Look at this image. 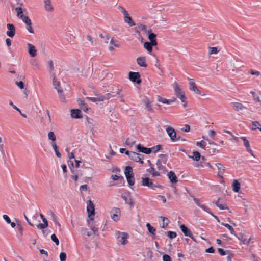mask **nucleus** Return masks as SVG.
<instances>
[{
    "label": "nucleus",
    "mask_w": 261,
    "mask_h": 261,
    "mask_svg": "<svg viewBox=\"0 0 261 261\" xmlns=\"http://www.w3.org/2000/svg\"><path fill=\"white\" fill-rule=\"evenodd\" d=\"M15 84L17 85V86L20 89H24V83L22 81H16L15 82Z\"/></svg>",
    "instance_id": "obj_60"
},
{
    "label": "nucleus",
    "mask_w": 261,
    "mask_h": 261,
    "mask_svg": "<svg viewBox=\"0 0 261 261\" xmlns=\"http://www.w3.org/2000/svg\"><path fill=\"white\" fill-rule=\"evenodd\" d=\"M111 178L114 180H117L118 181V184L119 186H124L125 184V180L122 176H119L117 175H112L111 176Z\"/></svg>",
    "instance_id": "obj_15"
},
{
    "label": "nucleus",
    "mask_w": 261,
    "mask_h": 261,
    "mask_svg": "<svg viewBox=\"0 0 261 261\" xmlns=\"http://www.w3.org/2000/svg\"><path fill=\"white\" fill-rule=\"evenodd\" d=\"M207 150L208 151L209 153H216V152H219V151L216 148H211L210 147L207 146L206 147Z\"/></svg>",
    "instance_id": "obj_63"
},
{
    "label": "nucleus",
    "mask_w": 261,
    "mask_h": 261,
    "mask_svg": "<svg viewBox=\"0 0 261 261\" xmlns=\"http://www.w3.org/2000/svg\"><path fill=\"white\" fill-rule=\"evenodd\" d=\"M145 106L147 109V111L150 112H153V109L151 107V104L149 99L147 98L145 101Z\"/></svg>",
    "instance_id": "obj_44"
},
{
    "label": "nucleus",
    "mask_w": 261,
    "mask_h": 261,
    "mask_svg": "<svg viewBox=\"0 0 261 261\" xmlns=\"http://www.w3.org/2000/svg\"><path fill=\"white\" fill-rule=\"evenodd\" d=\"M48 226V224L46 223H39L37 225V227L39 229H44L47 227Z\"/></svg>",
    "instance_id": "obj_56"
},
{
    "label": "nucleus",
    "mask_w": 261,
    "mask_h": 261,
    "mask_svg": "<svg viewBox=\"0 0 261 261\" xmlns=\"http://www.w3.org/2000/svg\"><path fill=\"white\" fill-rule=\"evenodd\" d=\"M160 218L162 219V220L163 222L162 225L161 226V227L162 228H164L169 224V220H168V219L167 218L165 217L161 216Z\"/></svg>",
    "instance_id": "obj_39"
},
{
    "label": "nucleus",
    "mask_w": 261,
    "mask_h": 261,
    "mask_svg": "<svg viewBox=\"0 0 261 261\" xmlns=\"http://www.w3.org/2000/svg\"><path fill=\"white\" fill-rule=\"evenodd\" d=\"M8 31L6 34L9 37H13L15 35L16 29L14 25L12 23H8L7 24Z\"/></svg>",
    "instance_id": "obj_10"
},
{
    "label": "nucleus",
    "mask_w": 261,
    "mask_h": 261,
    "mask_svg": "<svg viewBox=\"0 0 261 261\" xmlns=\"http://www.w3.org/2000/svg\"><path fill=\"white\" fill-rule=\"evenodd\" d=\"M151 149H152V152L154 153H156L158 151L163 149V146L162 145L159 144L155 146L151 147Z\"/></svg>",
    "instance_id": "obj_46"
},
{
    "label": "nucleus",
    "mask_w": 261,
    "mask_h": 261,
    "mask_svg": "<svg viewBox=\"0 0 261 261\" xmlns=\"http://www.w3.org/2000/svg\"><path fill=\"white\" fill-rule=\"evenodd\" d=\"M51 239L53 242H55L56 245H59V241L55 234H51Z\"/></svg>",
    "instance_id": "obj_55"
},
{
    "label": "nucleus",
    "mask_w": 261,
    "mask_h": 261,
    "mask_svg": "<svg viewBox=\"0 0 261 261\" xmlns=\"http://www.w3.org/2000/svg\"><path fill=\"white\" fill-rule=\"evenodd\" d=\"M53 85L56 89H58L59 88H61L60 87V83L59 81H58L56 79V77L55 76L53 77Z\"/></svg>",
    "instance_id": "obj_50"
},
{
    "label": "nucleus",
    "mask_w": 261,
    "mask_h": 261,
    "mask_svg": "<svg viewBox=\"0 0 261 261\" xmlns=\"http://www.w3.org/2000/svg\"><path fill=\"white\" fill-rule=\"evenodd\" d=\"M144 47L149 53L152 51V44L149 42H145L144 43Z\"/></svg>",
    "instance_id": "obj_41"
},
{
    "label": "nucleus",
    "mask_w": 261,
    "mask_h": 261,
    "mask_svg": "<svg viewBox=\"0 0 261 261\" xmlns=\"http://www.w3.org/2000/svg\"><path fill=\"white\" fill-rule=\"evenodd\" d=\"M115 236L117 241L120 242L122 245L127 244V239L128 238V234L127 233L118 231L116 232Z\"/></svg>",
    "instance_id": "obj_3"
},
{
    "label": "nucleus",
    "mask_w": 261,
    "mask_h": 261,
    "mask_svg": "<svg viewBox=\"0 0 261 261\" xmlns=\"http://www.w3.org/2000/svg\"><path fill=\"white\" fill-rule=\"evenodd\" d=\"M147 33H148V38L150 41H151V40H153L156 39V35L155 34H154V33L152 32L151 30H149L148 31Z\"/></svg>",
    "instance_id": "obj_40"
},
{
    "label": "nucleus",
    "mask_w": 261,
    "mask_h": 261,
    "mask_svg": "<svg viewBox=\"0 0 261 261\" xmlns=\"http://www.w3.org/2000/svg\"><path fill=\"white\" fill-rule=\"evenodd\" d=\"M136 151L138 152L143 153L146 154H150L152 152L151 148L145 147L141 144L136 145Z\"/></svg>",
    "instance_id": "obj_8"
},
{
    "label": "nucleus",
    "mask_w": 261,
    "mask_h": 261,
    "mask_svg": "<svg viewBox=\"0 0 261 261\" xmlns=\"http://www.w3.org/2000/svg\"><path fill=\"white\" fill-rule=\"evenodd\" d=\"M111 218L115 222H117L119 219V216L120 215L121 211L119 208L114 207L111 211Z\"/></svg>",
    "instance_id": "obj_7"
},
{
    "label": "nucleus",
    "mask_w": 261,
    "mask_h": 261,
    "mask_svg": "<svg viewBox=\"0 0 261 261\" xmlns=\"http://www.w3.org/2000/svg\"><path fill=\"white\" fill-rule=\"evenodd\" d=\"M87 212L88 217L94 216L95 215L94 205L91 200H89L87 201Z\"/></svg>",
    "instance_id": "obj_9"
},
{
    "label": "nucleus",
    "mask_w": 261,
    "mask_h": 261,
    "mask_svg": "<svg viewBox=\"0 0 261 261\" xmlns=\"http://www.w3.org/2000/svg\"><path fill=\"white\" fill-rule=\"evenodd\" d=\"M79 105L80 108L81 109H82L83 111H84L85 112L88 111V108L87 104L85 103V101L83 100H81L80 99H79Z\"/></svg>",
    "instance_id": "obj_27"
},
{
    "label": "nucleus",
    "mask_w": 261,
    "mask_h": 261,
    "mask_svg": "<svg viewBox=\"0 0 261 261\" xmlns=\"http://www.w3.org/2000/svg\"><path fill=\"white\" fill-rule=\"evenodd\" d=\"M195 167H208V168H212L213 167L211 165V164L210 163H207V162H204V163H202V162H200L199 163H196L194 165Z\"/></svg>",
    "instance_id": "obj_30"
},
{
    "label": "nucleus",
    "mask_w": 261,
    "mask_h": 261,
    "mask_svg": "<svg viewBox=\"0 0 261 261\" xmlns=\"http://www.w3.org/2000/svg\"><path fill=\"white\" fill-rule=\"evenodd\" d=\"M252 127H251L252 130H256L257 128L261 132V124L257 121L252 122Z\"/></svg>",
    "instance_id": "obj_32"
},
{
    "label": "nucleus",
    "mask_w": 261,
    "mask_h": 261,
    "mask_svg": "<svg viewBox=\"0 0 261 261\" xmlns=\"http://www.w3.org/2000/svg\"><path fill=\"white\" fill-rule=\"evenodd\" d=\"M15 220L17 223L19 222V220L17 219H15ZM17 228H18V230L19 232L20 236H22L23 235V228L21 224L17 223Z\"/></svg>",
    "instance_id": "obj_51"
},
{
    "label": "nucleus",
    "mask_w": 261,
    "mask_h": 261,
    "mask_svg": "<svg viewBox=\"0 0 261 261\" xmlns=\"http://www.w3.org/2000/svg\"><path fill=\"white\" fill-rule=\"evenodd\" d=\"M210 54H216L218 53V49L215 47H210Z\"/></svg>",
    "instance_id": "obj_58"
},
{
    "label": "nucleus",
    "mask_w": 261,
    "mask_h": 261,
    "mask_svg": "<svg viewBox=\"0 0 261 261\" xmlns=\"http://www.w3.org/2000/svg\"><path fill=\"white\" fill-rule=\"evenodd\" d=\"M59 257L60 261H65L67 258L66 253L62 252L60 253Z\"/></svg>",
    "instance_id": "obj_57"
},
{
    "label": "nucleus",
    "mask_w": 261,
    "mask_h": 261,
    "mask_svg": "<svg viewBox=\"0 0 261 261\" xmlns=\"http://www.w3.org/2000/svg\"><path fill=\"white\" fill-rule=\"evenodd\" d=\"M180 228L181 231L184 234L185 236L189 237V236H191V234L192 233L191 231L185 224H181L180 225Z\"/></svg>",
    "instance_id": "obj_19"
},
{
    "label": "nucleus",
    "mask_w": 261,
    "mask_h": 261,
    "mask_svg": "<svg viewBox=\"0 0 261 261\" xmlns=\"http://www.w3.org/2000/svg\"><path fill=\"white\" fill-rule=\"evenodd\" d=\"M124 174L129 186H133L135 184V179L134 178L133 168L131 166H127L125 167Z\"/></svg>",
    "instance_id": "obj_2"
},
{
    "label": "nucleus",
    "mask_w": 261,
    "mask_h": 261,
    "mask_svg": "<svg viewBox=\"0 0 261 261\" xmlns=\"http://www.w3.org/2000/svg\"><path fill=\"white\" fill-rule=\"evenodd\" d=\"M121 197L125 201V203L129 204L131 207L134 206V203L131 198L130 192H128L126 193L125 194H122Z\"/></svg>",
    "instance_id": "obj_11"
},
{
    "label": "nucleus",
    "mask_w": 261,
    "mask_h": 261,
    "mask_svg": "<svg viewBox=\"0 0 261 261\" xmlns=\"http://www.w3.org/2000/svg\"><path fill=\"white\" fill-rule=\"evenodd\" d=\"M192 160L195 161H199L201 159V155L200 153L197 151H194L193 152Z\"/></svg>",
    "instance_id": "obj_33"
},
{
    "label": "nucleus",
    "mask_w": 261,
    "mask_h": 261,
    "mask_svg": "<svg viewBox=\"0 0 261 261\" xmlns=\"http://www.w3.org/2000/svg\"><path fill=\"white\" fill-rule=\"evenodd\" d=\"M165 233L167 234V237H169V238L170 239H174L177 237V233L174 231H168L165 232Z\"/></svg>",
    "instance_id": "obj_42"
},
{
    "label": "nucleus",
    "mask_w": 261,
    "mask_h": 261,
    "mask_svg": "<svg viewBox=\"0 0 261 261\" xmlns=\"http://www.w3.org/2000/svg\"><path fill=\"white\" fill-rule=\"evenodd\" d=\"M71 116L74 119H80L83 117L82 112L80 109H75L71 110Z\"/></svg>",
    "instance_id": "obj_14"
},
{
    "label": "nucleus",
    "mask_w": 261,
    "mask_h": 261,
    "mask_svg": "<svg viewBox=\"0 0 261 261\" xmlns=\"http://www.w3.org/2000/svg\"><path fill=\"white\" fill-rule=\"evenodd\" d=\"M174 89L177 97L179 98L182 102H185L187 98L185 96V92L180 89L177 83H176V85L174 87Z\"/></svg>",
    "instance_id": "obj_6"
},
{
    "label": "nucleus",
    "mask_w": 261,
    "mask_h": 261,
    "mask_svg": "<svg viewBox=\"0 0 261 261\" xmlns=\"http://www.w3.org/2000/svg\"><path fill=\"white\" fill-rule=\"evenodd\" d=\"M51 216L52 220L54 221V222L56 224H57L59 227H60L61 226V225L57 220V217L52 211H51Z\"/></svg>",
    "instance_id": "obj_45"
},
{
    "label": "nucleus",
    "mask_w": 261,
    "mask_h": 261,
    "mask_svg": "<svg viewBox=\"0 0 261 261\" xmlns=\"http://www.w3.org/2000/svg\"><path fill=\"white\" fill-rule=\"evenodd\" d=\"M141 185L145 187H147L148 188L155 190V188H158L160 189H163V187L158 184L153 183V180L150 179L148 177L141 178Z\"/></svg>",
    "instance_id": "obj_1"
},
{
    "label": "nucleus",
    "mask_w": 261,
    "mask_h": 261,
    "mask_svg": "<svg viewBox=\"0 0 261 261\" xmlns=\"http://www.w3.org/2000/svg\"><path fill=\"white\" fill-rule=\"evenodd\" d=\"M220 200V198H219L217 201L213 202V203H215L220 210H228V207L225 204H221L219 203Z\"/></svg>",
    "instance_id": "obj_28"
},
{
    "label": "nucleus",
    "mask_w": 261,
    "mask_h": 261,
    "mask_svg": "<svg viewBox=\"0 0 261 261\" xmlns=\"http://www.w3.org/2000/svg\"><path fill=\"white\" fill-rule=\"evenodd\" d=\"M121 90L120 89H117L116 92H112L111 93H107L105 95H102L103 99L109 100L112 97H115L116 95H120V97H123V95H120Z\"/></svg>",
    "instance_id": "obj_12"
},
{
    "label": "nucleus",
    "mask_w": 261,
    "mask_h": 261,
    "mask_svg": "<svg viewBox=\"0 0 261 261\" xmlns=\"http://www.w3.org/2000/svg\"><path fill=\"white\" fill-rule=\"evenodd\" d=\"M167 176L172 184H175L177 182V177L174 171H170L167 174Z\"/></svg>",
    "instance_id": "obj_16"
},
{
    "label": "nucleus",
    "mask_w": 261,
    "mask_h": 261,
    "mask_svg": "<svg viewBox=\"0 0 261 261\" xmlns=\"http://www.w3.org/2000/svg\"><path fill=\"white\" fill-rule=\"evenodd\" d=\"M240 139L244 141V144L246 148L250 147L249 142L245 137H240Z\"/></svg>",
    "instance_id": "obj_54"
},
{
    "label": "nucleus",
    "mask_w": 261,
    "mask_h": 261,
    "mask_svg": "<svg viewBox=\"0 0 261 261\" xmlns=\"http://www.w3.org/2000/svg\"><path fill=\"white\" fill-rule=\"evenodd\" d=\"M48 139L54 142L56 141V137L53 132H49L48 134Z\"/></svg>",
    "instance_id": "obj_52"
},
{
    "label": "nucleus",
    "mask_w": 261,
    "mask_h": 261,
    "mask_svg": "<svg viewBox=\"0 0 261 261\" xmlns=\"http://www.w3.org/2000/svg\"><path fill=\"white\" fill-rule=\"evenodd\" d=\"M44 8H45V9L46 10V11H49V12H51L53 11L54 10V8L53 7L51 4V2H50V1H47V2H44Z\"/></svg>",
    "instance_id": "obj_29"
},
{
    "label": "nucleus",
    "mask_w": 261,
    "mask_h": 261,
    "mask_svg": "<svg viewBox=\"0 0 261 261\" xmlns=\"http://www.w3.org/2000/svg\"><path fill=\"white\" fill-rule=\"evenodd\" d=\"M137 64L141 67H146L147 64L146 63L145 57H139L137 59Z\"/></svg>",
    "instance_id": "obj_20"
},
{
    "label": "nucleus",
    "mask_w": 261,
    "mask_h": 261,
    "mask_svg": "<svg viewBox=\"0 0 261 261\" xmlns=\"http://www.w3.org/2000/svg\"><path fill=\"white\" fill-rule=\"evenodd\" d=\"M91 229L93 231V234H95L98 231L99 228L97 227L95 225L92 224L91 226Z\"/></svg>",
    "instance_id": "obj_61"
},
{
    "label": "nucleus",
    "mask_w": 261,
    "mask_h": 261,
    "mask_svg": "<svg viewBox=\"0 0 261 261\" xmlns=\"http://www.w3.org/2000/svg\"><path fill=\"white\" fill-rule=\"evenodd\" d=\"M215 165L218 169V175L222 177L224 172V166L221 163H216Z\"/></svg>",
    "instance_id": "obj_22"
},
{
    "label": "nucleus",
    "mask_w": 261,
    "mask_h": 261,
    "mask_svg": "<svg viewBox=\"0 0 261 261\" xmlns=\"http://www.w3.org/2000/svg\"><path fill=\"white\" fill-rule=\"evenodd\" d=\"M128 77L130 81L137 84H140L142 82L140 74L137 72L130 71L128 73Z\"/></svg>",
    "instance_id": "obj_4"
},
{
    "label": "nucleus",
    "mask_w": 261,
    "mask_h": 261,
    "mask_svg": "<svg viewBox=\"0 0 261 261\" xmlns=\"http://www.w3.org/2000/svg\"><path fill=\"white\" fill-rule=\"evenodd\" d=\"M15 10L17 12V16L19 17V16H21V15H23V11L21 7H18L17 8H15Z\"/></svg>",
    "instance_id": "obj_59"
},
{
    "label": "nucleus",
    "mask_w": 261,
    "mask_h": 261,
    "mask_svg": "<svg viewBox=\"0 0 261 261\" xmlns=\"http://www.w3.org/2000/svg\"><path fill=\"white\" fill-rule=\"evenodd\" d=\"M218 251L221 256H224L229 253V250L225 251L223 249L220 248L218 249Z\"/></svg>",
    "instance_id": "obj_53"
},
{
    "label": "nucleus",
    "mask_w": 261,
    "mask_h": 261,
    "mask_svg": "<svg viewBox=\"0 0 261 261\" xmlns=\"http://www.w3.org/2000/svg\"><path fill=\"white\" fill-rule=\"evenodd\" d=\"M189 89L191 91H193L195 93L198 95H202L201 91L198 89L194 82L192 81H190L189 82Z\"/></svg>",
    "instance_id": "obj_17"
},
{
    "label": "nucleus",
    "mask_w": 261,
    "mask_h": 261,
    "mask_svg": "<svg viewBox=\"0 0 261 261\" xmlns=\"http://www.w3.org/2000/svg\"><path fill=\"white\" fill-rule=\"evenodd\" d=\"M157 168L159 170H162L163 173H165L167 171L165 166L162 165L160 159H158L156 161Z\"/></svg>",
    "instance_id": "obj_26"
},
{
    "label": "nucleus",
    "mask_w": 261,
    "mask_h": 261,
    "mask_svg": "<svg viewBox=\"0 0 261 261\" xmlns=\"http://www.w3.org/2000/svg\"><path fill=\"white\" fill-rule=\"evenodd\" d=\"M137 30H138L140 32V30L145 32V33H147L149 30L147 29V27L144 24H139L136 28Z\"/></svg>",
    "instance_id": "obj_48"
},
{
    "label": "nucleus",
    "mask_w": 261,
    "mask_h": 261,
    "mask_svg": "<svg viewBox=\"0 0 261 261\" xmlns=\"http://www.w3.org/2000/svg\"><path fill=\"white\" fill-rule=\"evenodd\" d=\"M146 226L150 233L153 235L155 234L156 229L155 228L152 226L150 223H147L146 225Z\"/></svg>",
    "instance_id": "obj_37"
},
{
    "label": "nucleus",
    "mask_w": 261,
    "mask_h": 261,
    "mask_svg": "<svg viewBox=\"0 0 261 261\" xmlns=\"http://www.w3.org/2000/svg\"><path fill=\"white\" fill-rule=\"evenodd\" d=\"M176 99L174 98L173 100L167 99L166 98H163L160 96H158V100L164 104H170L172 102L175 101Z\"/></svg>",
    "instance_id": "obj_24"
},
{
    "label": "nucleus",
    "mask_w": 261,
    "mask_h": 261,
    "mask_svg": "<svg viewBox=\"0 0 261 261\" xmlns=\"http://www.w3.org/2000/svg\"><path fill=\"white\" fill-rule=\"evenodd\" d=\"M58 94L59 97L61 101H63L65 99V97L63 94V91L61 88H59L58 89H56Z\"/></svg>",
    "instance_id": "obj_47"
},
{
    "label": "nucleus",
    "mask_w": 261,
    "mask_h": 261,
    "mask_svg": "<svg viewBox=\"0 0 261 261\" xmlns=\"http://www.w3.org/2000/svg\"><path fill=\"white\" fill-rule=\"evenodd\" d=\"M19 18L25 23L26 25L32 24L31 20L28 16L21 15V16H19Z\"/></svg>",
    "instance_id": "obj_31"
},
{
    "label": "nucleus",
    "mask_w": 261,
    "mask_h": 261,
    "mask_svg": "<svg viewBox=\"0 0 261 261\" xmlns=\"http://www.w3.org/2000/svg\"><path fill=\"white\" fill-rule=\"evenodd\" d=\"M163 261H172L171 257L168 254H164L163 256Z\"/></svg>",
    "instance_id": "obj_62"
},
{
    "label": "nucleus",
    "mask_w": 261,
    "mask_h": 261,
    "mask_svg": "<svg viewBox=\"0 0 261 261\" xmlns=\"http://www.w3.org/2000/svg\"><path fill=\"white\" fill-rule=\"evenodd\" d=\"M136 140L132 138H127L125 142L126 145L130 147L133 146L136 143Z\"/></svg>",
    "instance_id": "obj_35"
},
{
    "label": "nucleus",
    "mask_w": 261,
    "mask_h": 261,
    "mask_svg": "<svg viewBox=\"0 0 261 261\" xmlns=\"http://www.w3.org/2000/svg\"><path fill=\"white\" fill-rule=\"evenodd\" d=\"M125 22L129 24V26L132 27L135 25V23L133 20L132 17L129 16L124 18Z\"/></svg>",
    "instance_id": "obj_36"
},
{
    "label": "nucleus",
    "mask_w": 261,
    "mask_h": 261,
    "mask_svg": "<svg viewBox=\"0 0 261 261\" xmlns=\"http://www.w3.org/2000/svg\"><path fill=\"white\" fill-rule=\"evenodd\" d=\"M196 145L203 149H207L206 147H205L206 142L203 140L199 142H197Z\"/></svg>",
    "instance_id": "obj_49"
},
{
    "label": "nucleus",
    "mask_w": 261,
    "mask_h": 261,
    "mask_svg": "<svg viewBox=\"0 0 261 261\" xmlns=\"http://www.w3.org/2000/svg\"><path fill=\"white\" fill-rule=\"evenodd\" d=\"M52 146H53V149L54 150V151L55 152V154H56V156L58 158H61V153L59 152V151L58 150V147L57 145H56V144L55 143H52Z\"/></svg>",
    "instance_id": "obj_43"
},
{
    "label": "nucleus",
    "mask_w": 261,
    "mask_h": 261,
    "mask_svg": "<svg viewBox=\"0 0 261 261\" xmlns=\"http://www.w3.org/2000/svg\"><path fill=\"white\" fill-rule=\"evenodd\" d=\"M231 104L233 105V108L235 111H238L239 110H242L243 109L245 108V107L240 102H232Z\"/></svg>",
    "instance_id": "obj_25"
},
{
    "label": "nucleus",
    "mask_w": 261,
    "mask_h": 261,
    "mask_svg": "<svg viewBox=\"0 0 261 261\" xmlns=\"http://www.w3.org/2000/svg\"><path fill=\"white\" fill-rule=\"evenodd\" d=\"M86 99L96 103L98 101H103L104 100L102 95H98L97 97H87Z\"/></svg>",
    "instance_id": "obj_23"
},
{
    "label": "nucleus",
    "mask_w": 261,
    "mask_h": 261,
    "mask_svg": "<svg viewBox=\"0 0 261 261\" xmlns=\"http://www.w3.org/2000/svg\"><path fill=\"white\" fill-rule=\"evenodd\" d=\"M28 53L31 57H35L36 56L37 50L34 45L28 43Z\"/></svg>",
    "instance_id": "obj_18"
},
{
    "label": "nucleus",
    "mask_w": 261,
    "mask_h": 261,
    "mask_svg": "<svg viewBox=\"0 0 261 261\" xmlns=\"http://www.w3.org/2000/svg\"><path fill=\"white\" fill-rule=\"evenodd\" d=\"M166 131L172 142L180 140V136H177V134L174 128L170 126H168L166 128Z\"/></svg>",
    "instance_id": "obj_5"
},
{
    "label": "nucleus",
    "mask_w": 261,
    "mask_h": 261,
    "mask_svg": "<svg viewBox=\"0 0 261 261\" xmlns=\"http://www.w3.org/2000/svg\"><path fill=\"white\" fill-rule=\"evenodd\" d=\"M240 183L236 179H234L232 184V190L238 193L240 190Z\"/></svg>",
    "instance_id": "obj_21"
},
{
    "label": "nucleus",
    "mask_w": 261,
    "mask_h": 261,
    "mask_svg": "<svg viewBox=\"0 0 261 261\" xmlns=\"http://www.w3.org/2000/svg\"><path fill=\"white\" fill-rule=\"evenodd\" d=\"M201 209H202L204 211L206 212V213H210V208L207 207L204 204H201L200 205V207Z\"/></svg>",
    "instance_id": "obj_64"
},
{
    "label": "nucleus",
    "mask_w": 261,
    "mask_h": 261,
    "mask_svg": "<svg viewBox=\"0 0 261 261\" xmlns=\"http://www.w3.org/2000/svg\"><path fill=\"white\" fill-rule=\"evenodd\" d=\"M221 225H222L224 226H225V227H226L230 231V233L236 236V234L235 233V231L234 230V229L230 225H229L227 223H221Z\"/></svg>",
    "instance_id": "obj_38"
},
{
    "label": "nucleus",
    "mask_w": 261,
    "mask_h": 261,
    "mask_svg": "<svg viewBox=\"0 0 261 261\" xmlns=\"http://www.w3.org/2000/svg\"><path fill=\"white\" fill-rule=\"evenodd\" d=\"M125 154L128 156L129 158L136 162H142L140 159H138V153L136 152L126 151Z\"/></svg>",
    "instance_id": "obj_13"
},
{
    "label": "nucleus",
    "mask_w": 261,
    "mask_h": 261,
    "mask_svg": "<svg viewBox=\"0 0 261 261\" xmlns=\"http://www.w3.org/2000/svg\"><path fill=\"white\" fill-rule=\"evenodd\" d=\"M9 104L10 105H11L13 108L15 110H16L17 111H18L20 114L24 118H27V115L24 114V113H22L21 111L15 105H14L13 103V102L11 101V100H10L9 101Z\"/></svg>",
    "instance_id": "obj_34"
}]
</instances>
